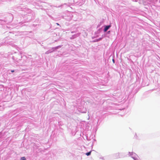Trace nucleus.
<instances>
[{"mask_svg":"<svg viewBox=\"0 0 160 160\" xmlns=\"http://www.w3.org/2000/svg\"><path fill=\"white\" fill-rule=\"evenodd\" d=\"M111 27V25L106 26L105 27L104 31V32H106L108 29Z\"/></svg>","mask_w":160,"mask_h":160,"instance_id":"1","label":"nucleus"},{"mask_svg":"<svg viewBox=\"0 0 160 160\" xmlns=\"http://www.w3.org/2000/svg\"><path fill=\"white\" fill-rule=\"evenodd\" d=\"M20 160H27L25 157H22L21 158Z\"/></svg>","mask_w":160,"mask_h":160,"instance_id":"2","label":"nucleus"},{"mask_svg":"<svg viewBox=\"0 0 160 160\" xmlns=\"http://www.w3.org/2000/svg\"><path fill=\"white\" fill-rule=\"evenodd\" d=\"M91 151H90V152H87V153H86V154L87 156H89V155H90L91 154Z\"/></svg>","mask_w":160,"mask_h":160,"instance_id":"3","label":"nucleus"},{"mask_svg":"<svg viewBox=\"0 0 160 160\" xmlns=\"http://www.w3.org/2000/svg\"><path fill=\"white\" fill-rule=\"evenodd\" d=\"M112 61H113V63H114V59H112Z\"/></svg>","mask_w":160,"mask_h":160,"instance_id":"4","label":"nucleus"},{"mask_svg":"<svg viewBox=\"0 0 160 160\" xmlns=\"http://www.w3.org/2000/svg\"><path fill=\"white\" fill-rule=\"evenodd\" d=\"M11 71L12 72H14V70H11Z\"/></svg>","mask_w":160,"mask_h":160,"instance_id":"5","label":"nucleus"},{"mask_svg":"<svg viewBox=\"0 0 160 160\" xmlns=\"http://www.w3.org/2000/svg\"><path fill=\"white\" fill-rule=\"evenodd\" d=\"M57 24L58 25H59V24L58 23H57Z\"/></svg>","mask_w":160,"mask_h":160,"instance_id":"6","label":"nucleus"}]
</instances>
